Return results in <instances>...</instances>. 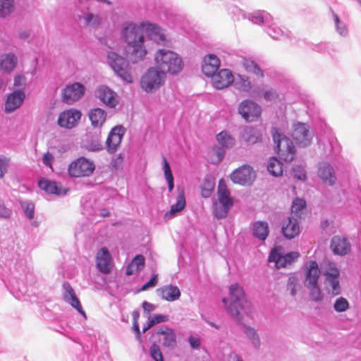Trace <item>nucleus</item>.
<instances>
[{
    "label": "nucleus",
    "instance_id": "nucleus-17",
    "mask_svg": "<svg viewBox=\"0 0 361 361\" xmlns=\"http://www.w3.org/2000/svg\"><path fill=\"white\" fill-rule=\"evenodd\" d=\"M255 171L250 166L244 165L231 174V180L240 185H249L255 178Z\"/></svg>",
    "mask_w": 361,
    "mask_h": 361
},
{
    "label": "nucleus",
    "instance_id": "nucleus-61",
    "mask_svg": "<svg viewBox=\"0 0 361 361\" xmlns=\"http://www.w3.org/2000/svg\"><path fill=\"white\" fill-rule=\"evenodd\" d=\"M148 319L154 326L155 324L168 321L169 317L167 315L157 314L152 318L149 317Z\"/></svg>",
    "mask_w": 361,
    "mask_h": 361
},
{
    "label": "nucleus",
    "instance_id": "nucleus-8",
    "mask_svg": "<svg viewBox=\"0 0 361 361\" xmlns=\"http://www.w3.org/2000/svg\"><path fill=\"white\" fill-rule=\"evenodd\" d=\"M94 170V162L84 157H80L71 161L68 167V175L73 178L90 177Z\"/></svg>",
    "mask_w": 361,
    "mask_h": 361
},
{
    "label": "nucleus",
    "instance_id": "nucleus-9",
    "mask_svg": "<svg viewBox=\"0 0 361 361\" xmlns=\"http://www.w3.org/2000/svg\"><path fill=\"white\" fill-rule=\"evenodd\" d=\"M299 256L300 255L297 252L283 254V247L276 246L271 250L269 256V262H274L277 269L285 268L292 264Z\"/></svg>",
    "mask_w": 361,
    "mask_h": 361
},
{
    "label": "nucleus",
    "instance_id": "nucleus-35",
    "mask_svg": "<svg viewBox=\"0 0 361 361\" xmlns=\"http://www.w3.org/2000/svg\"><path fill=\"white\" fill-rule=\"evenodd\" d=\"M324 286L326 292L333 296L338 295L341 293V288L339 281V276L331 278L324 277Z\"/></svg>",
    "mask_w": 361,
    "mask_h": 361
},
{
    "label": "nucleus",
    "instance_id": "nucleus-39",
    "mask_svg": "<svg viewBox=\"0 0 361 361\" xmlns=\"http://www.w3.org/2000/svg\"><path fill=\"white\" fill-rule=\"evenodd\" d=\"M243 329L253 347L256 349H259L261 345V341L257 330L248 325H244Z\"/></svg>",
    "mask_w": 361,
    "mask_h": 361
},
{
    "label": "nucleus",
    "instance_id": "nucleus-27",
    "mask_svg": "<svg viewBox=\"0 0 361 361\" xmlns=\"http://www.w3.org/2000/svg\"><path fill=\"white\" fill-rule=\"evenodd\" d=\"M145 40H140L128 44L130 47L131 51L129 54V58L133 63H137L142 61L147 54V50L145 46Z\"/></svg>",
    "mask_w": 361,
    "mask_h": 361
},
{
    "label": "nucleus",
    "instance_id": "nucleus-32",
    "mask_svg": "<svg viewBox=\"0 0 361 361\" xmlns=\"http://www.w3.org/2000/svg\"><path fill=\"white\" fill-rule=\"evenodd\" d=\"M282 233L288 239H292L298 235L300 233V226L297 219L289 218L282 227Z\"/></svg>",
    "mask_w": 361,
    "mask_h": 361
},
{
    "label": "nucleus",
    "instance_id": "nucleus-50",
    "mask_svg": "<svg viewBox=\"0 0 361 361\" xmlns=\"http://www.w3.org/2000/svg\"><path fill=\"white\" fill-rule=\"evenodd\" d=\"M163 170H164L165 178L168 183L169 190L170 192H171L174 187L173 177L171 169H170V166H169L166 159L164 157H163Z\"/></svg>",
    "mask_w": 361,
    "mask_h": 361
},
{
    "label": "nucleus",
    "instance_id": "nucleus-43",
    "mask_svg": "<svg viewBox=\"0 0 361 361\" xmlns=\"http://www.w3.org/2000/svg\"><path fill=\"white\" fill-rule=\"evenodd\" d=\"M269 172L274 176H280L283 173V164L275 157L269 159L267 164Z\"/></svg>",
    "mask_w": 361,
    "mask_h": 361
},
{
    "label": "nucleus",
    "instance_id": "nucleus-41",
    "mask_svg": "<svg viewBox=\"0 0 361 361\" xmlns=\"http://www.w3.org/2000/svg\"><path fill=\"white\" fill-rule=\"evenodd\" d=\"M185 207V199L183 192L179 194L176 202L174 204H172L169 212H168L165 214L166 218H171L176 214L180 212L183 210Z\"/></svg>",
    "mask_w": 361,
    "mask_h": 361
},
{
    "label": "nucleus",
    "instance_id": "nucleus-54",
    "mask_svg": "<svg viewBox=\"0 0 361 361\" xmlns=\"http://www.w3.org/2000/svg\"><path fill=\"white\" fill-rule=\"evenodd\" d=\"M85 147L90 152H99L103 149V145L100 139L97 137L85 144Z\"/></svg>",
    "mask_w": 361,
    "mask_h": 361
},
{
    "label": "nucleus",
    "instance_id": "nucleus-59",
    "mask_svg": "<svg viewBox=\"0 0 361 361\" xmlns=\"http://www.w3.org/2000/svg\"><path fill=\"white\" fill-rule=\"evenodd\" d=\"M12 214V211L7 208L4 202L2 200L0 199V218L1 219H8Z\"/></svg>",
    "mask_w": 361,
    "mask_h": 361
},
{
    "label": "nucleus",
    "instance_id": "nucleus-34",
    "mask_svg": "<svg viewBox=\"0 0 361 361\" xmlns=\"http://www.w3.org/2000/svg\"><path fill=\"white\" fill-rule=\"evenodd\" d=\"M92 126L94 128H101L106 118V112L100 108L91 109L88 114Z\"/></svg>",
    "mask_w": 361,
    "mask_h": 361
},
{
    "label": "nucleus",
    "instance_id": "nucleus-33",
    "mask_svg": "<svg viewBox=\"0 0 361 361\" xmlns=\"http://www.w3.org/2000/svg\"><path fill=\"white\" fill-rule=\"evenodd\" d=\"M17 63L18 58L12 52L1 54L0 56V68L5 72H11Z\"/></svg>",
    "mask_w": 361,
    "mask_h": 361
},
{
    "label": "nucleus",
    "instance_id": "nucleus-16",
    "mask_svg": "<svg viewBox=\"0 0 361 361\" xmlns=\"http://www.w3.org/2000/svg\"><path fill=\"white\" fill-rule=\"evenodd\" d=\"M81 116L82 114L79 110L70 109L59 114L57 122L61 128L71 129L78 123Z\"/></svg>",
    "mask_w": 361,
    "mask_h": 361
},
{
    "label": "nucleus",
    "instance_id": "nucleus-44",
    "mask_svg": "<svg viewBox=\"0 0 361 361\" xmlns=\"http://www.w3.org/2000/svg\"><path fill=\"white\" fill-rule=\"evenodd\" d=\"M267 32L275 39H281L286 35L284 30L279 27L272 18L271 21L267 25Z\"/></svg>",
    "mask_w": 361,
    "mask_h": 361
},
{
    "label": "nucleus",
    "instance_id": "nucleus-53",
    "mask_svg": "<svg viewBox=\"0 0 361 361\" xmlns=\"http://www.w3.org/2000/svg\"><path fill=\"white\" fill-rule=\"evenodd\" d=\"M292 171L293 176L297 179L305 180L307 178L305 166L304 164L294 166Z\"/></svg>",
    "mask_w": 361,
    "mask_h": 361
},
{
    "label": "nucleus",
    "instance_id": "nucleus-26",
    "mask_svg": "<svg viewBox=\"0 0 361 361\" xmlns=\"http://www.w3.org/2000/svg\"><path fill=\"white\" fill-rule=\"evenodd\" d=\"M158 295L163 300L173 302L180 297V290L176 286L166 285L157 290Z\"/></svg>",
    "mask_w": 361,
    "mask_h": 361
},
{
    "label": "nucleus",
    "instance_id": "nucleus-18",
    "mask_svg": "<svg viewBox=\"0 0 361 361\" xmlns=\"http://www.w3.org/2000/svg\"><path fill=\"white\" fill-rule=\"evenodd\" d=\"M317 176L321 181L326 185L332 186L336 181L334 169L326 161H322L318 164Z\"/></svg>",
    "mask_w": 361,
    "mask_h": 361
},
{
    "label": "nucleus",
    "instance_id": "nucleus-46",
    "mask_svg": "<svg viewBox=\"0 0 361 361\" xmlns=\"http://www.w3.org/2000/svg\"><path fill=\"white\" fill-rule=\"evenodd\" d=\"M233 82L235 88L242 92H248L251 88V83L247 78L240 75L235 79L233 78Z\"/></svg>",
    "mask_w": 361,
    "mask_h": 361
},
{
    "label": "nucleus",
    "instance_id": "nucleus-29",
    "mask_svg": "<svg viewBox=\"0 0 361 361\" xmlns=\"http://www.w3.org/2000/svg\"><path fill=\"white\" fill-rule=\"evenodd\" d=\"M262 135L260 130L250 126L242 128L240 133V138L247 144L257 143L260 141Z\"/></svg>",
    "mask_w": 361,
    "mask_h": 361
},
{
    "label": "nucleus",
    "instance_id": "nucleus-48",
    "mask_svg": "<svg viewBox=\"0 0 361 361\" xmlns=\"http://www.w3.org/2000/svg\"><path fill=\"white\" fill-rule=\"evenodd\" d=\"M333 20L337 33L342 37H346L348 34V30L345 23L341 20L334 13H333Z\"/></svg>",
    "mask_w": 361,
    "mask_h": 361
},
{
    "label": "nucleus",
    "instance_id": "nucleus-62",
    "mask_svg": "<svg viewBox=\"0 0 361 361\" xmlns=\"http://www.w3.org/2000/svg\"><path fill=\"white\" fill-rule=\"evenodd\" d=\"M53 161L54 156L51 153L47 152L44 154L42 157V162L45 166L49 167L50 169H52Z\"/></svg>",
    "mask_w": 361,
    "mask_h": 361
},
{
    "label": "nucleus",
    "instance_id": "nucleus-58",
    "mask_svg": "<svg viewBox=\"0 0 361 361\" xmlns=\"http://www.w3.org/2000/svg\"><path fill=\"white\" fill-rule=\"evenodd\" d=\"M149 352L151 357L155 361H164L162 354L161 353L159 347L157 345H152V346L150 347Z\"/></svg>",
    "mask_w": 361,
    "mask_h": 361
},
{
    "label": "nucleus",
    "instance_id": "nucleus-14",
    "mask_svg": "<svg viewBox=\"0 0 361 361\" xmlns=\"http://www.w3.org/2000/svg\"><path fill=\"white\" fill-rule=\"evenodd\" d=\"M238 113L247 122H252L261 115L262 109L256 102L245 99L240 103Z\"/></svg>",
    "mask_w": 361,
    "mask_h": 361
},
{
    "label": "nucleus",
    "instance_id": "nucleus-2",
    "mask_svg": "<svg viewBox=\"0 0 361 361\" xmlns=\"http://www.w3.org/2000/svg\"><path fill=\"white\" fill-rule=\"evenodd\" d=\"M155 66L166 75H176L184 66L181 56L176 51L161 48L158 49L154 54Z\"/></svg>",
    "mask_w": 361,
    "mask_h": 361
},
{
    "label": "nucleus",
    "instance_id": "nucleus-7",
    "mask_svg": "<svg viewBox=\"0 0 361 361\" xmlns=\"http://www.w3.org/2000/svg\"><path fill=\"white\" fill-rule=\"evenodd\" d=\"M233 205V200L227 189L225 181L221 179L218 185V200L214 203V214L217 219L226 216L228 212Z\"/></svg>",
    "mask_w": 361,
    "mask_h": 361
},
{
    "label": "nucleus",
    "instance_id": "nucleus-5",
    "mask_svg": "<svg viewBox=\"0 0 361 361\" xmlns=\"http://www.w3.org/2000/svg\"><path fill=\"white\" fill-rule=\"evenodd\" d=\"M106 61L114 73L123 81L127 83L133 82V77L130 73V65L128 61L123 56L116 52L109 51L106 56Z\"/></svg>",
    "mask_w": 361,
    "mask_h": 361
},
{
    "label": "nucleus",
    "instance_id": "nucleus-23",
    "mask_svg": "<svg viewBox=\"0 0 361 361\" xmlns=\"http://www.w3.org/2000/svg\"><path fill=\"white\" fill-rule=\"evenodd\" d=\"M96 264L98 269L103 274H109L111 270V257L106 247L98 250L96 256Z\"/></svg>",
    "mask_w": 361,
    "mask_h": 361
},
{
    "label": "nucleus",
    "instance_id": "nucleus-3",
    "mask_svg": "<svg viewBox=\"0 0 361 361\" xmlns=\"http://www.w3.org/2000/svg\"><path fill=\"white\" fill-rule=\"evenodd\" d=\"M322 274L321 268L318 263L314 260L306 262L304 267V284L309 290L310 296L314 302H320L324 295L318 286V279Z\"/></svg>",
    "mask_w": 361,
    "mask_h": 361
},
{
    "label": "nucleus",
    "instance_id": "nucleus-31",
    "mask_svg": "<svg viewBox=\"0 0 361 361\" xmlns=\"http://www.w3.org/2000/svg\"><path fill=\"white\" fill-rule=\"evenodd\" d=\"M39 187L50 194L57 195H65L67 189L63 188L61 184L46 179H41L38 181Z\"/></svg>",
    "mask_w": 361,
    "mask_h": 361
},
{
    "label": "nucleus",
    "instance_id": "nucleus-1",
    "mask_svg": "<svg viewBox=\"0 0 361 361\" xmlns=\"http://www.w3.org/2000/svg\"><path fill=\"white\" fill-rule=\"evenodd\" d=\"M229 296L230 302L225 298L222 299L226 312L233 319L240 324L245 317L251 314V302L246 299L244 290L238 283L230 286Z\"/></svg>",
    "mask_w": 361,
    "mask_h": 361
},
{
    "label": "nucleus",
    "instance_id": "nucleus-56",
    "mask_svg": "<svg viewBox=\"0 0 361 361\" xmlns=\"http://www.w3.org/2000/svg\"><path fill=\"white\" fill-rule=\"evenodd\" d=\"M10 159L6 156L0 155V178H3L8 171Z\"/></svg>",
    "mask_w": 361,
    "mask_h": 361
},
{
    "label": "nucleus",
    "instance_id": "nucleus-28",
    "mask_svg": "<svg viewBox=\"0 0 361 361\" xmlns=\"http://www.w3.org/2000/svg\"><path fill=\"white\" fill-rule=\"evenodd\" d=\"M331 248L336 255H345L350 250V244L345 238L334 236L331 242Z\"/></svg>",
    "mask_w": 361,
    "mask_h": 361
},
{
    "label": "nucleus",
    "instance_id": "nucleus-47",
    "mask_svg": "<svg viewBox=\"0 0 361 361\" xmlns=\"http://www.w3.org/2000/svg\"><path fill=\"white\" fill-rule=\"evenodd\" d=\"M301 289L299 279L295 275H290L287 281V290L292 296H295Z\"/></svg>",
    "mask_w": 361,
    "mask_h": 361
},
{
    "label": "nucleus",
    "instance_id": "nucleus-13",
    "mask_svg": "<svg viewBox=\"0 0 361 361\" xmlns=\"http://www.w3.org/2000/svg\"><path fill=\"white\" fill-rule=\"evenodd\" d=\"M85 87L80 82L67 85L61 92L62 101L67 104H72L78 101L85 94Z\"/></svg>",
    "mask_w": 361,
    "mask_h": 361
},
{
    "label": "nucleus",
    "instance_id": "nucleus-55",
    "mask_svg": "<svg viewBox=\"0 0 361 361\" xmlns=\"http://www.w3.org/2000/svg\"><path fill=\"white\" fill-rule=\"evenodd\" d=\"M306 207V202L301 198H295L292 204L291 212L297 214L299 212L303 209Z\"/></svg>",
    "mask_w": 361,
    "mask_h": 361
},
{
    "label": "nucleus",
    "instance_id": "nucleus-15",
    "mask_svg": "<svg viewBox=\"0 0 361 361\" xmlns=\"http://www.w3.org/2000/svg\"><path fill=\"white\" fill-rule=\"evenodd\" d=\"M125 133L126 128L121 125L111 130L106 141V148L109 153L113 154L117 151Z\"/></svg>",
    "mask_w": 361,
    "mask_h": 361
},
{
    "label": "nucleus",
    "instance_id": "nucleus-37",
    "mask_svg": "<svg viewBox=\"0 0 361 361\" xmlns=\"http://www.w3.org/2000/svg\"><path fill=\"white\" fill-rule=\"evenodd\" d=\"M322 274L324 277L340 276V271L334 262L329 260H324L321 264Z\"/></svg>",
    "mask_w": 361,
    "mask_h": 361
},
{
    "label": "nucleus",
    "instance_id": "nucleus-22",
    "mask_svg": "<svg viewBox=\"0 0 361 361\" xmlns=\"http://www.w3.org/2000/svg\"><path fill=\"white\" fill-rule=\"evenodd\" d=\"M63 297L64 300L86 318L85 312L82 308L79 299L76 296L74 290L68 282L63 283Z\"/></svg>",
    "mask_w": 361,
    "mask_h": 361
},
{
    "label": "nucleus",
    "instance_id": "nucleus-38",
    "mask_svg": "<svg viewBox=\"0 0 361 361\" xmlns=\"http://www.w3.org/2000/svg\"><path fill=\"white\" fill-rule=\"evenodd\" d=\"M272 17L269 13L264 11H257L252 13L249 19L255 24H266L268 25L271 21Z\"/></svg>",
    "mask_w": 361,
    "mask_h": 361
},
{
    "label": "nucleus",
    "instance_id": "nucleus-6",
    "mask_svg": "<svg viewBox=\"0 0 361 361\" xmlns=\"http://www.w3.org/2000/svg\"><path fill=\"white\" fill-rule=\"evenodd\" d=\"M273 140L276 145L275 151L279 158L285 162H290L295 157V147L290 140L279 133L276 128L272 130Z\"/></svg>",
    "mask_w": 361,
    "mask_h": 361
},
{
    "label": "nucleus",
    "instance_id": "nucleus-40",
    "mask_svg": "<svg viewBox=\"0 0 361 361\" xmlns=\"http://www.w3.org/2000/svg\"><path fill=\"white\" fill-rule=\"evenodd\" d=\"M145 265V258L142 255L135 256L126 269V274L130 276L142 269Z\"/></svg>",
    "mask_w": 361,
    "mask_h": 361
},
{
    "label": "nucleus",
    "instance_id": "nucleus-12",
    "mask_svg": "<svg viewBox=\"0 0 361 361\" xmlns=\"http://www.w3.org/2000/svg\"><path fill=\"white\" fill-rule=\"evenodd\" d=\"M313 133L309 126L303 123H297L293 126L292 137L295 143L301 147L309 146L313 138Z\"/></svg>",
    "mask_w": 361,
    "mask_h": 361
},
{
    "label": "nucleus",
    "instance_id": "nucleus-10",
    "mask_svg": "<svg viewBox=\"0 0 361 361\" xmlns=\"http://www.w3.org/2000/svg\"><path fill=\"white\" fill-rule=\"evenodd\" d=\"M141 27V23L137 25L133 22H125L121 25V35L127 44L145 40Z\"/></svg>",
    "mask_w": 361,
    "mask_h": 361
},
{
    "label": "nucleus",
    "instance_id": "nucleus-11",
    "mask_svg": "<svg viewBox=\"0 0 361 361\" xmlns=\"http://www.w3.org/2000/svg\"><path fill=\"white\" fill-rule=\"evenodd\" d=\"M141 27L147 37L157 44L168 46L170 44L165 30L159 25L148 21H143L141 23Z\"/></svg>",
    "mask_w": 361,
    "mask_h": 361
},
{
    "label": "nucleus",
    "instance_id": "nucleus-25",
    "mask_svg": "<svg viewBox=\"0 0 361 361\" xmlns=\"http://www.w3.org/2000/svg\"><path fill=\"white\" fill-rule=\"evenodd\" d=\"M25 97V94L23 90H16L8 94L5 103V112L9 114L19 108Z\"/></svg>",
    "mask_w": 361,
    "mask_h": 361
},
{
    "label": "nucleus",
    "instance_id": "nucleus-57",
    "mask_svg": "<svg viewBox=\"0 0 361 361\" xmlns=\"http://www.w3.org/2000/svg\"><path fill=\"white\" fill-rule=\"evenodd\" d=\"M21 207L24 210L26 216L30 219H32L35 213L34 204L29 202H23L21 203Z\"/></svg>",
    "mask_w": 361,
    "mask_h": 361
},
{
    "label": "nucleus",
    "instance_id": "nucleus-63",
    "mask_svg": "<svg viewBox=\"0 0 361 361\" xmlns=\"http://www.w3.org/2000/svg\"><path fill=\"white\" fill-rule=\"evenodd\" d=\"M157 284V275H154L149 281L145 283L141 288V290H146L149 288L154 287Z\"/></svg>",
    "mask_w": 361,
    "mask_h": 361
},
{
    "label": "nucleus",
    "instance_id": "nucleus-52",
    "mask_svg": "<svg viewBox=\"0 0 361 361\" xmlns=\"http://www.w3.org/2000/svg\"><path fill=\"white\" fill-rule=\"evenodd\" d=\"M349 307L348 301L343 297L338 298L334 304V309L336 312H344Z\"/></svg>",
    "mask_w": 361,
    "mask_h": 361
},
{
    "label": "nucleus",
    "instance_id": "nucleus-64",
    "mask_svg": "<svg viewBox=\"0 0 361 361\" xmlns=\"http://www.w3.org/2000/svg\"><path fill=\"white\" fill-rule=\"evenodd\" d=\"M25 78L22 75H18L14 78V86L15 87H23L25 85Z\"/></svg>",
    "mask_w": 361,
    "mask_h": 361
},
{
    "label": "nucleus",
    "instance_id": "nucleus-45",
    "mask_svg": "<svg viewBox=\"0 0 361 361\" xmlns=\"http://www.w3.org/2000/svg\"><path fill=\"white\" fill-rule=\"evenodd\" d=\"M15 8L14 0H0V18L10 16Z\"/></svg>",
    "mask_w": 361,
    "mask_h": 361
},
{
    "label": "nucleus",
    "instance_id": "nucleus-21",
    "mask_svg": "<svg viewBox=\"0 0 361 361\" xmlns=\"http://www.w3.org/2000/svg\"><path fill=\"white\" fill-rule=\"evenodd\" d=\"M95 95L105 105L114 108L118 104L116 94L106 85H100L95 90Z\"/></svg>",
    "mask_w": 361,
    "mask_h": 361
},
{
    "label": "nucleus",
    "instance_id": "nucleus-36",
    "mask_svg": "<svg viewBox=\"0 0 361 361\" xmlns=\"http://www.w3.org/2000/svg\"><path fill=\"white\" fill-rule=\"evenodd\" d=\"M269 234V225L265 221H257L252 226V235L261 240H264Z\"/></svg>",
    "mask_w": 361,
    "mask_h": 361
},
{
    "label": "nucleus",
    "instance_id": "nucleus-24",
    "mask_svg": "<svg viewBox=\"0 0 361 361\" xmlns=\"http://www.w3.org/2000/svg\"><path fill=\"white\" fill-rule=\"evenodd\" d=\"M220 60L213 54L206 55L202 61V71L207 77H211L219 68Z\"/></svg>",
    "mask_w": 361,
    "mask_h": 361
},
{
    "label": "nucleus",
    "instance_id": "nucleus-60",
    "mask_svg": "<svg viewBox=\"0 0 361 361\" xmlns=\"http://www.w3.org/2000/svg\"><path fill=\"white\" fill-rule=\"evenodd\" d=\"M262 97L267 101H274L278 97V94L274 90L269 89L263 92Z\"/></svg>",
    "mask_w": 361,
    "mask_h": 361
},
{
    "label": "nucleus",
    "instance_id": "nucleus-49",
    "mask_svg": "<svg viewBox=\"0 0 361 361\" xmlns=\"http://www.w3.org/2000/svg\"><path fill=\"white\" fill-rule=\"evenodd\" d=\"M215 181L212 178H206L201 186V194L203 197H209L213 192Z\"/></svg>",
    "mask_w": 361,
    "mask_h": 361
},
{
    "label": "nucleus",
    "instance_id": "nucleus-51",
    "mask_svg": "<svg viewBox=\"0 0 361 361\" xmlns=\"http://www.w3.org/2000/svg\"><path fill=\"white\" fill-rule=\"evenodd\" d=\"M242 64L247 72L253 73L256 75L263 76L262 70L253 61L244 59Z\"/></svg>",
    "mask_w": 361,
    "mask_h": 361
},
{
    "label": "nucleus",
    "instance_id": "nucleus-4",
    "mask_svg": "<svg viewBox=\"0 0 361 361\" xmlns=\"http://www.w3.org/2000/svg\"><path fill=\"white\" fill-rule=\"evenodd\" d=\"M166 80V74L156 66H152L148 68L142 75L140 85L144 92L151 94L164 86Z\"/></svg>",
    "mask_w": 361,
    "mask_h": 361
},
{
    "label": "nucleus",
    "instance_id": "nucleus-30",
    "mask_svg": "<svg viewBox=\"0 0 361 361\" xmlns=\"http://www.w3.org/2000/svg\"><path fill=\"white\" fill-rule=\"evenodd\" d=\"M157 334L160 335L159 341L164 346L173 348L176 345V334L172 329L162 326L157 330Z\"/></svg>",
    "mask_w": 361,
    "mask_h": 361
},
{
    "label": "nucleus",
    "instance_id": "nucleus-20",
    "mask_svg": "<svg viewBox=\"0 0 361 361\" xmlns=\"http://www.w3.org/2000/svg\"><path fill=\"white\" fill-rule=\"evenodd\" d=\"M210 78H212V85L217 90L224 89L233 82V75L228 69L216 71Z\"/></svg>",
    "mask_w": 361,
    "mask_h": 361
},
{
    "label": "nucleus",
    "instance_id": "nucleus-19",
    "mask_svg": "<svg viewBox=\"0 0 361 361\" xmlns=\"http://www.w3.org/2000/svg\"><path fill=\"white\" fill-rule=\"evenodd\" d=\"M78 18L84 26L91 29H98L103 23L102 16L91 12L88 8L81 10Z\"/></svg>",
    "mask_w": 361,
    "mask_h": 361
},
{
    "label": "nucleus",
    "instance_id": "nucleus-42",
    "mask_svg": "<svg viewBox=\"0 0 361 361\" xmlns=\"http://www.w3.org/2000/svg\"><path fill=\"white\" fill-rule=\"evenodd\" d=\"M216 140L221 147L226 148H231L235 144V139L225 130L216 135Z\"/></svg>",
    "mask_w": 361,
    "mask_h": 361
}]
</instances>
